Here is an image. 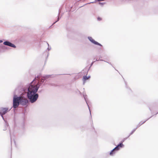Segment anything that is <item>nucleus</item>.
I'll use <instances>...</instances> for the list:
<instances>
[{
	"label": "nucleus",
	"mask_w": 158,
	"mask_h": 158,
	"mask_svg": "<svg viewBox=\"0 0 158 158\" xmlns=\"http://www.w3.org/2000/svg\"><path fill=\"white\" fill-rule=\"evenodd\" d=\"M34 80L32 82L28 88L27 97L31 103L35 102L38 98L36 92L39 88L38 83H35Z\"/></svg>",
	"instance_id": "1"
},
{
	"label": "nucleus",
	"mask_w": 158,
	"mask_h": 158,
	"mask_svg": "<svg viewBox=\"0 0 158 158\" xmlns=\"http://www.w3.org/2000/svg\"><path fill=\"white\" fill-rule=\"evenodd\" d=\"M98 20H101V19L100 18V17H98Z\"/></svg>",
	"instance_id": "9"
},
{
	"label": "nucleus",
	"mask_w": 158,
	"mask_h": 158,
	"mask_svg": "<svg viewBox=\"0 0 158 158\" xmlns=\"http://www.w3.org/2000/svg\"><path fill=\"white\" fill-rule=\"evenodd\" d=\"M123 146L124 145L122 143H120L115 148L112 150V151L110 152V154L111 156L113 155V154L115 153V151H118L119 150L120 148L123 147Z\"/></svg>",
	"instance_id": "3"
},
{
	"label": "nucleus",
	"mask_w": 158,
	"mask_h": 158,
	"mask_svg": "<svg viewBox=\"0 0 158 158\" xmlns=\"http://www.w3.org/2000/svg\"><path fill=\"white\" fill-rule=\"evenodd\" d=\"M90 78V76H84L83 77V80L84 82H85L86 80L89 79Z\"/></svg>",
	"instance_id": "8"
},
{
	"label": "nucleus",
	"mask_w": 158,
	"mask_h": 158,
	"mask_svg": "<svg viewBox=\"0 0 158 158\" xmlns=\"http://www.w3.org/2000/svg\"><path fill=\"white\" fill-rule=\"evenodd\" d=\"M5 45H7L11 47H13V48H15V45L14 44H12L11 43H10V42L9 41H5L3 43Z\"/></svg>",
	"instance_id": "6"
},
{
	"label": "nucleus",
	"mask_w": 158,
	"mask_h": 158,
	"mask_svg": "<svg viewBox=\"0 0 158 158\" xmlns=\"http://www.w3.org/2000/svg\"><path fill=\"white\" fill-rule=\"evenodd\" d=\"M94 44H95L98 45H99L101 46H102V45L101 44H100L99 43H98L97 42L95 41L94 39H93L92 38L90 37V38L89 39Z\"/></svg>",
	"instance_id": "7"
},
{
	"label": "nucleus",
	"mask_w": 158,
	"mask_h": 158,
	"mask_svg": "<svg viewBox=\"0 0 158 158\" xmlns=\"http://www.w3.org/2000/svg\"><path fill=\"white\" fill-rule=\"evenodd\" d=\"M2 40H0V43H2Z\"/></svg>",
	"instance_id": "10"
},
{
	"label": "nucleus",
	"mask_w": 158,
	"mask_h": 158,
	"mask_svg": "<svg viewBox=\"0 0 158 158\" xmlns=\"http://www.w3.org/2000/svg\"><path fill=\"white\" fill-rule=\"evenodd\" d=\"M21 99L20 100V103L23 105H25L28 102L27 99L25 98H23V97H20Z\"/></svg>",
	"instance_id": "5"
},
{
	"label": "nucleus",
	"mask_w": 158,
	"mask_h": 158,
	"mask_svg": "<svg viewBox=\"0 0 158 158\" xmlns=\"http://www.w3.org/2000/svg\"><path fill=\"white\" fill-rule=\"evenodd\" d=\"M9 111L8 109L7 108H0V114L3 118V115L5 114Z\"/></svg>",
	"instance_id": "4"
},
{
	"label": "nucleus",
	"mask_w": 158,
	"mask_h": 158,
	"mask_svg": "<svg viewBox=\"0 0 158 158\" xmlns=\"http://www.w3.org/2000/svg\"><path fill=\"white\" fill-rule=\"evenodd\" d=\"M20 99L21 97H14L13 100V107L14 108H16L18 106Z\"/></svg>",
	"instance_id": "2"
}]
</instances>
